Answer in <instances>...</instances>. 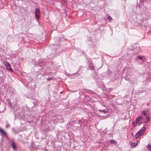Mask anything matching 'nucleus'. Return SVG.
<instances>
[{
    "instance_id": "obj_20",
    "label": "nucleus",
    "mask_w": 151,
    "mask_h": 151,
    "mask_svg": "<svg viewBox=\"0 0 151 151\" xmlns=\"http://www.w3.org/2000/svg\"><path fill=\"white\" fill-rule=\"evenodd\" d=\"M142 56H139L138 57V58L140 60H141L142 59Z\"/></svg>"
},
{
    "instance_id": "obj_21",
    "label": "nucleus",
    "mask_w": 151,
    "mask_h": 151,
    "mask_svg": "<svg viewBox=\"0 0 151 151\" xmlns=\"http://www.w3.org/2000/svg\"><path fill=\"white\" fill-rule=\"evenodd\" d=\"M3 80V78L0 76V82H1V80Z\"/></svg>"
},
{
    "instance_id": "obj_14",
    "label": "nucleus",
    "mask_w": 151,
    "mask_h": 151,
    "mask_svg": "<svg viewBox=\"0 0 151 151\" xmlns=\"http://www.w3.org/2000/svg\"><path fill=\"white\" fill-rule=\"evenodd\" d=\"M141 135L140 134H139L138 132H137L135 135V137L136 138H137L139 137Z\"/></svg>"
},
{
    "instance_id": "obj_8",
    "label": "nucleus",
    "mask_w": 151,
    "mask_h": 151,
    "mask_svg": "<svg viewBox=\"0 0 151 151\" xmlns=\"http://www.w3.org/2000/svg\"><path fill=\"white\" fill-rule=\"evenodd\" d=\"M99 111L101 113H102L104 114H107L108 111V110H99Z\"/></svg>"
},
{
    "instance_id": "obj_9",
    "label": "nucleus",
    "mask_w": 151,
    "mask_h": 151,
    "mask_svg": "<svg viewBox=\"0 0 151 151\" xmlns=\"http://www.w3.org/2000/svg\"><path fill=\"white\" fill-rule=\"evenodd\" d=\"M136 48L135 49H134V51H135V52H138L140 51V49L139 47L138 46L137 47H136Z\"/></svg>"
},
{
    "instance_id": "obj_6",
    "label": "nucleus",
    "mask_w": 151,
    "mask_h": 151,
    "mask_svg": "<svg viewBox=\"0 0 151 151\" xmlns=\"http://www.w3.org/2000/svg\"><path fill=\"white\" fill-rule=\"evenodd\" d=\"M90 63H89V65L88 66V68H89V70H94L95 68L93 66V64L92 63H91V61H90Z\"/></svg>"
},
{
    "instance_id": "obj_2",
    "label": "nucleus",
    "mask_w": 151,
    "mask_h": 151,
    "mask_svg": "<svg viewBox=\"0 0 151 151\" xmlns=\"http://www.w3.org/2000/svg\"><path fill=\"white\" fill-rule=\"evenodd\" d=\"M40 14V12L39 9L37 8H36L35 11V16L37 19H39Z\"/></svg>"
},
{
    "instance_id": "obj_15",
    "label": "nucleus",
    "mask_w": 151,
    "mask_h": 151,
    "mask_svg": "<svg viewBox=\"0 0 151 151\" xmlns=\"http://www.w3.org/2000/svg\"><path fill=\"white\" fill-rule=\"evenodd\" d=\"M110 142L111 143H115V140L113 139H111L110 141Z\"/></svg>"
},
{
    "instance_id": "obj_11",
    "label": "nucleus",
    "mask_w": 151,
    "mask_h": 151,
    "mask_svg": "<svg viewBox=\"0 0 151 151\" xmlns=\"http://www.w3.org/2000/svg\"><path fill=\"white\" fill-rule=\"evenodd\" d=\"M147 148L150 151H151V145L149 144L147 146Z\"/></svg>"
},
{
    "instance_id": "obj_19",
    "label": "nucleus",
    "mask_w": 151,
    "mask_h": 151,
    "mask_svg": "<svg viewBox=\"0 0 151 151\" xmlns=\"http://www.w3.org/2000/svg\"><path fill=\"white\" fill-rule=\"evenodd\" d=\"M52 77H49L47 79V81H50L52 80Z\"/></svg>"
},
{
    "instance_id": "obj_5",
    "label": "nucleus",
    "mask_w": 151,
    "mask_h": 151,
    "mask_svg": "<svg viewBox=\"0 0 151 151\" xmlns=\"http://www.w3.org/2000/svg\"><path fill=\"white\" fill-rule=\"evenodd\" d=\"M0 133L2 136L4 135L6 137H7L6 133L1 128H0Z\"/></svg>"
},
{
    "instance_id": "obj_7",
    "label": "nucleus",
    "mask_w": 151,
    "mask_h": 151,
    "mask_svg": "<svg viewBox=\"0 0 151 151\" xmlns=\"http://www.w3.org/2000/svg\"><path fill=\"white\" fill-rule=\"evenodd\" d=\"M129 143L130 144V145L132 147H134L137 146V143H132L131 142H130Z\"/></svg>"
},
{
    "instance_id": "obj_1",
    "label": "nucleus",
    "mask_w": 151,
    "mask_h": 151,
    "mask_svg": "<svg viewBox=\"0 0 151 151\" xmlns=\"http://www.w3.org/2000/svg\"><path fill=\"white\" fill-rule=\"evenodd\" d=\"M4 63L6 69L9 71L12 72L13 71L12 69L11 68L10 64L7 61L4 62Z\"/></svg>"
},
{
    "instance_id": "obj_18",
    "label": "nucleus",
    "mask_w": 151,
    "mask_h": 151,
    "mask_svg": "<svg viewBox=\"0 0 151 151\" xmlns=\"http://www.w3.org/2000/svg\"><path fill=\"white\" fill-rule=\"evenodd\" d=\"M150 119V117L147 116V117L146 118V122H147L148 121H149Z\"/></svg>"
},
{
    "instance_id": "obj_17",
    "label": "nucleus",
    "mask_w": 151,
    "mask_h": 151,
    "mask_svg": "<svg viewBox=\"0 0 151 151\" xmlns=\"http://www.w3.org/2000/svg\"><path fill=\"white\" fill-rule=\"evenodd\" d=\"M108 19L109 20H110L112 19L111 17L109 15L108 16Z\"/></svg>"
},
{
    "instance_id": "obj_10",
    "label": "nucleus",
    "mask_w": 151,
    "mask_h": 151,
    "mask_svg": "<svg viewBox=\"0 0 151 151\" xmlns=\"http://www.w3.org/2000/svg\"><path fill=\"white\" fill-rule=\"evenodd\" d=\"M12 146L13 148V149L14 150H15L16 149V145L15 144V143L13 142H12Z\"/></svg>"
},
{
    "instance_id": "obj_4",
    "label": "nucleus",
    "mask_w": 151,
    "mask_h": 151,
    "mask_svg": "<svg viewBox=\"0 0 151 151\" xmlns=\"http://www.w3.org/2000/svg\"><path fill=\"white\" fill-rule=\"evenodd\" d=\"M146 128L144 127L141 128L139 130L138 133L141 135L143 134L144 131L145 130Z\"/></svg>"
},
{
    "instance_id": "obj_3",
    "label": "nucleus",
    "mask_w": 151,
    "mask_h": 151,
    "mask_svg": "<svg viewBox=\"0 0 151 151\" xmlns=\"http://www.w3.org/2000/svg\"><path fill=\"white\" fill-rule=\"evenodd\" d=\"M142 118L141 116H139L138 117H137L135 122H133V124H135V125H137V123L138 122H139L140 120H142Z\"/></svg>"
},
{
    "instance_id": "obj_13",
    "label": "nucleus",
    "mask_w": 151,
    "mask_h": 151,
    "mask_svg": "<svg viewBox=\"0 0 151 151\" xmlns=\"http://www.w3.org/2000/svg\"><path fill=\"white\" fill-rule=\"evenodd\" d=\"M141 135L140 134H139L138 132H137L135 135V137L136 138H137L139 137Z\"/></svg>"
},
{
    "instance_id": "obj_22",
    "label": "nucleus",
    "mask_w": 151,
    "mask_h": 151,
    "mask_svg": "<svg viewBox=\"0 0 151 151\" xmlns=\"http://www.w3.org/2000/svg\"><path fill=\"white\" fill-rule=\"evenodd\" d=\"M9 104L10 106H11V102H9Z\"/></svg>"
},
{
    "instance_id": "obj_16",
    "label": "nucleus",
    "mask_w": 151,
    "mask_h": 151,
    "mask_svg": "<svg viewBox=\"0 0 151 151\" xmlns=\"http://www.w3.org/2000/svg\"><path fill=\"white\" fill-rule=\"evenodd\" d=\"M10 127V124L7 123L6 125V128H8Z\"/></svg>"
},
{
    "instance_id": "obj_12",
    "label": "nucleus",
    "mask_w": 151,
    "mask_h": 151,
    "mask_svg": "<svg viewBox=\"0 0 151 151\" xmlns=\"http://www.w3.org/2000/svg\"><path fill=\"white\" fill-rule=\"evenodd\" d=\"M146 114L147 113L145 111H141V115H144V116H145Z\"/></svg>"
}]
</instances>
